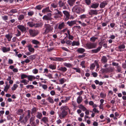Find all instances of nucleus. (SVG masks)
I'll return each mask as SVG.
<instances>
[{
    "instance_id": "6ab92c4d",
    "label": "nucleus",
    "mask_w": 126,
    "mask_h": 126,
    "mask_svg": "<svg viewBox=\"0 0 126 126\" xmlns=\"http://www.w3.org/2000/svg\"><path fill=\"white\" fill-rule=\"evenodd\" d=\"M76 0H68V3L71 6H73Z\"/></svg>"
},
{
    "instance_id": "5fc2aeb1",
    "label": "nucleus",
    "mask_w": 126,
    "mask_h": 126,
    "mask_svg": "<svg viewBox=\"0 0 126 126\" xmlns=\"http://www.w3.org/2000/svg\"><path fill=\"white\" fill-rule=\"evenodd\" d=\"M108 71V68H103L102 69V72L103 73L107 72Z\"/></svg>"
},
{
    "instance_id": "5701e85b",
    "label": "nucleus",
    "mask_w": 126,
    "mask_h": 126,
    "mask_svg": "<svg viewBox=\"0 0 126 126\" xmlns=\"http://www.w3.org/2000/svg\"><path fill=\"white\" fill-rule=\"evenodd\" d=\"M48 67L52 70H54L56 68V65L55 64H50L49 65Z\"/></svg>"
},
{
    "instance_id": "393cba45",
    "label": "nucleus",
    "mask_w": 126,
    "mask_h": 126,
    "mask_svg": "<svg viewBox=\"0 0 126 126\" xmlns=\"http://www.w3.org/2000/svg\"><path fill=\"white\" fill-rule=\"evenodd\" d=\"M65 26V25L64 22H63L61 24H60L58 26V29L61 30Z\"/></svg>"
},
{
    "instance_id": "6e6552de",
    "label": "nucleus",
    "mask_w": 126,
    "mask_h": 126,
    "mask_svg": "<svg viewBox=\"0 0 126 126\" xmlns=\"http://www.w3.org/2000/svg\"><path fill=\"white\" fill-rule=\"evenodd\" d=\"M63 13L64 14V16H66V17L64 19L65 21L69 19L70 17V14L67 11H63Z\"/></svg>"
},
{
    "instance_id": "79ce46f5",
    "label": "nucleus",
    "mask_w": 126,
    "mask_h": 126,
    "mask_svg": "<svg viewBox=\"0 0 126 126\" xmlns=\"http://www.w3.org/2000/svg\"><path fill=\"white\" fill-rule=\"evenodd\" d=\"M59 6L61 7H62L65 5V3L63 2H62V1H59Z\"/></svg>"
},
{
    "instance_id": "c85d7f7f",
    "label": "nucleus",
    "mask_w": 126,
    "mask_h": 126,
    "mask_svg": "<svg viewBox=\"0 0 126 126\" xmlns=\"http://www.w3.org/2000/svg\"><path fill=\"white\" fill-rule=\"evenodd\" d=\"M17 9H12L10 10L8 13L9 14H14L17 12Z\"/></svg>"
},
{
    "instance_id": "72a5a7b5",
    "label": "nucleus",
    "mask_w": 126,
    "mask_h": 126,
    "mask_svg": "<svg viewBox=\"0 0 126 126\" xmlns=\"http://www.w3.org/2000/svg\"><path fill=\"white\" fill-rule=\"evenodd\" d=\"M47 99L50 103L53 104L54 103L53 99L50 96H49Z\"/></svg>"
},
{
    "instance_id": "7c9ffc66",
    "label": "nucleus",
    "mask_w": 126,
    "mask_h": 126,
    "mask_svg": "<svg viewBox=\"0 0 126 126\" xmlns=\"http://www.w3.org/2000/svg\"><path fill=\"white\" fill-rule=\"evenodd\" d=\"M32 43L33 44L36 45H40V42L35 40H32Z\"/></svg>"
},
{
    "instance_id": "f03ea898",
    "label": "nucleus",
    "mask_w": 126,
    "mask_h": 126,
    "mask_svg": "<svg viewBox=\"0 0 126 126\" xmlns=\"http://www.w3.org/2000/svg\"><path fill=\"white\" fill-rule=\"evenodd\" d=\"M44 32H43V34H47L49 32H53V28L52 26L49 24H45L44 25Z\"/></svg>"
},
{
    "instance_id": "a211bd4d",
    "label": "nucleus",
    "mask_w": 126,
    "mask_h": 126,
    "mask_svg": "<svg viewBox=\"0 0 126 126\" xmlns=\"http://www.w3.org/2000/svg\"><path fill=\"white\" fill-rule=\"evenodd\" d=\"M78 53H82L85 51V49L82 48H79L77 50Z\"/></svg>"
},
{
    "instance_id": "e2e57ef3",
    "label": "nucleus",
    "mask_w": 126,
    "mask_h": 126,
    "mask_svg": "<svg viewBox=\"0 0 126 126\" xmlns=\"http://www.w3.org/2000/svg\"><path fill=\"white\" fill-rule=\"evenodd\" d=\"M86 3L88 5H89L91 3V1L90 0H85Z\"/></svg>"
},
{
    "instance_id": "2eb2a0df",
    "label": "nucleus",
    "mask_w": 126,
    "mask_h": 126,
    "mask_svg": "<svg viewBox=\"0 0 126 126\" xmlns=\"http://www.w3.org/2000/svg\"><path fill=\"white\" fill-rule=\"evenodd\" d=\"M76 21L75 20H74L69 21H68L67 23V24L70 26H72L73 25L76 24Z\"/></svg>"
},
{
    "instance_id": "c9c22d12",
    "label": "nucleus",
    "mask_w": 126,
    "mask_h": 126,
    "mask_svg": "<svg viewBox=\"0 0 126 126\" xmlns=\"http://www.w3.org/2000/svg\"><path fill=\"white\" fill-rule=\"evenodd\" d=\"M20 82L21 83H24V84L25 85H26L28 84V82H29L27 80H26L25 79H23L22 80H21L20 81Z\"/></svg>"
},
{
    "instance_id": "09e8293b",
    "label": "nucleus",
    "mask_w": 126,
    "mask_h": 126,
    "mask_svg": "<svg viewBox=\"0 0 126 126\" xmlns=\"http://www.w3.org/2000/svg\"><path fill=\"white\" fill-rule=\"evenodd\" d=\"M106 95L105 94H104L103 92H101L100 94V96L102 98H104L105 97Z\"/></svg>"
},
{
    "instance_id": "f704fd0d",
    "label": "nucleus",
    "mask_w": 126,
    "mask_h": 126,
    "mask_svg": "<svg viewBox=\"0 0 126 126\" xmlns=\"http://www.w3.org/2000/svg\"><path fill=\"white\" fill-rule=\"evenodd\" d=\"M18 86L16 84H14L13 87L11 88V89L12 91L15 90L18 87Z\"/></svg>"
},
{
    "instance_id": "3c124183",
    "label": "nucleus",
    "mask_w": 126,
    "mask_h": 126,
    "mask_svg": "<svg viewBox=\"0 0 126 126\" xmlns=\"http://www.w3.org/2000/svg\"><path fill=\"white\" fill-rule=\"evenodd\" d=\"M2 18L4 20H6L8 19V17L7 16H4L2 17Z\"/></svg>"
},
{
    "instance_id": "603ef678",
    "label": "nucleus",
    "mask_w": 126,
    "mask_h": 126,
    "mask_svg": "<svg viewBox=\"0 0 126 126\" xmlns=\"http://www.w3.org/2000/svg\"><path fill=\"white\" fill-rule=\"evenodd\" d=\"M59 81L60 82V84H63L65 82L64 79L63 78L60 79L59 80Z\"/></svg>"
},
{
    "instance_id": "338daca9",
    "label": "nucleus",
    "mask_w": 126,
    "mask_h": 126,
    "mask_svg": "<svg viewBox=\"0 0 126 126\" xmlns=\"http://www.w3.org/2000/svg\"><path fill=\"white\" fill-rule=\"evenodd\" d=\"M92 75H93V76L94 77H96L97 76V74L96 72H92Z\"/></svg>"
},
{
    "instance_id": "4be33fe9",
    "label": "nucleus",
    "mask_w": 126,
    "mask_h": 126,
    "mask_svg": "<svg viewBox=\"0 0 126 126\" xmlns=\"http://www.w3.org/2000/svg\"><path fill=\"white\" fill-rule=\"evenodd\" d=\"M58 70L59 71H60L63 72L64 73L66 72L67 70V68L65 67H60Z\"/></svg>"
},
{
    "instance_id": "f257e3e1",
    "label": "nucleus",
    "mask_w": 126,
    "mask_h": 126,
    "mask_svg": "<svg viewBox=\"0 0 126 126\" xmlns=\"http://www.w3.org/2000/svg\"><path fill=\"white\" fill-rule=\"evenodd\" d=\"M60 109L61 112L59 116L61 119L65 118L68 114V111L69 112L70 111L68 107L66 106H62Z\"/></svg>"
},
{
    "instance_id": "864d4df0",
    "label": "nucleus",
    "mask_w": 126,
    "mask_h": 126,
    "mask_svg": "<svg viewBox=\"0 0 126 126\" xmlns=\"http://www.w3.org/2000/svg\"><path fill=\"white\" fill-rule=\"evenodd\" d=\"M17 34H15L16 36L18 37L20 36L21 35V32L18 30H17Z\"/></svg>"
},
{
    "instance_id": "69168bd1",
    "label": "nucleus",
    "mask_w": 126,
    "mask_h": 126,
    "mask_svg": "<svg viewBox=\"0 0 126 126\" xmlns=\"http://www.w3.org/2000/svg\"><path fill=\"white\" fill-rule=\"evenodd\" d=\"M117 69L119 72H120L121 71V68L119 66H117Z\"/></svg>"
},
{
    "instance_id": "bb28decb",
    "label": "nucleus",
    "mask_w": 126,
    "mask_h": 126,
    "mask_svg": "<svg viewBox=\"0 0 126 126\" xmlns=\"http://www.w3.org/2000/svg\"><path fill=\"white\" fill-rule=\"evenodd\" d=\"M28 114L27 115L26 117H25V120L26 121H27L28 119L30 118V112L31 111L30 110H28Z\"/></svg>"
},
{
    "instance_id": "cd10ccee",
    "label": "nucleus",
    "mask_w": 126,
    "mask_h": 126,
    "mask_svg": "<svg viewBox=\"0 0 126 126\" xmlns=\"http://www.w3.org/2000/svg\"><path fill=\"white\" fill-rule=\"evenodd\" d=\"M94 82L96 85L98 84L99 86H101L102 85L103 83V82L102 81L99 82V81L97 80H96L94 81Z\"/></svg>"
},
{
    "instance_id": "f8f14e48",
    "label": "nucleus",
    "mask_w": 126,
    "mask_h": 126,
    "mask_svg": "<svg viewBox=\"0 0 126 126\" xmlns=\"http://www.w3.org/2000/svg\"><path fill=\"white\" fill-rule=\"evenodd\" d=\"M51 12V11L49 9V7L48 6L46 7L45 9H44L42 11V12L44 14H46L47 12Z\"/></svg>"
},
{
    "instance_id": "ea45409f",
    "label": "nucleus",
    "mask_w": 126,
    "mask_h": 126,
    "mask_svg": "<svg viewBox=\"0 0 126 126\" xmlns=\"http://www.w3.org/2000/svg\"><path fill=\"white\" fill-rule=\"evenodd\" d=\"M23 110L22 109H19L17 111V113L18 115H21L23 113Z\"/></svg>"
},
{
    "instance_id": "a878e982",
    "label": "nucleus",
    "mask_w": 126,
    "mask_h": 126,
    "mask_svg": "<svg viewBox=\"0 0 126 126\" xmlns=\"http://www.w3.org/2000/svg\"><path fill=\"white\" fill-rule=\"evenodd\" d=\"M80 45V43L79 41H74L72 42V46H79Z\"/></svg>"
},
{
    "instance_id": "0eeeda50",
    "label": "nucleus",
    "mask_w": 126,
    "mask_h": 126,
    "mask_svg": "<svg viewBox=\"0 0 126 126\" xmlns=\"http://www.w3.org/2000/svg\"><path fill=\"white\" fill-rule=\"evenodd\" d=\"M57 13L55 14L54 16V18L56 19L60 17L63 16V14L61 11L57 9Z\"/></svg>"
},
{
    "instance_id": "20e7f679",
    "label": "nucleus",
    "mask_w": 126,
    "mask_h": 126,
    "mask_svg": "<svg viewBox=\"0 0 126 126\" xmlns=\"http://www.w3.org/2000/svg\"><path fill=\"white\" fill-rule=\"evenodd\" d=\"M87 47L89 49L94 48L96 47L97 44L94 43H90L86 44Z\"/></svg>"
},
{
    "instance_id": "9d476101",
    "label": "nucleus",
    "mask_w": 126,
    "mask_h": 126,
    "mask_svg": "<svg viewBox=\"0 0 126 126\" xmlns=\"http://www.w3.org/2000/svg\"><path fill=\"white\" fill-rule=\"evenodd\" d=\"M98 11L96 10H91L89 13L90 15H96L98 14Z\"/></svg>"
},
{
    "instance_id": "a19ab883",
    "label": "nucleus",
    "mask_w": 126,
    "mask_h": 126,
    "mask_svg": "<svg viewBox=\"0 0 126 126\" xmlns=\"http://www.w3.org/2000/svg\"><path fill=\"white\" fill-rule=\"evenodd\" d=\"M56 61H63V59L61 57H55Z\"/></svg>"
},
{
    "instance_id": "9b49d317",
    "label": "nucleus",
    "mask_w": 126,
    "mask_h": 126,
    "mask_svg": "<svg viewBox=\"0 0 126 126\" xmlns=\"http://www.w3.org/2000/svg\"><path fill=\"white\" fill-rule=\"evenodd\" d=\"M108 3L107 1H102L100 4V7L101 8H104Z\"/></svg>"
},
{
    "instance_id": "473e14b6",
    "label": "nucleus",
    "mask_w": 126,
    "mask_h": 126,
    "mask_svg": "<svg viewBox=\"0 0 126 126\" xmlns=\"http://www.w3.org/2000/svg\"><path fill=\"white\" fill-rule=\"evenodd\" d=\"M79 107L82 109L83 111H85L87 109L82 104H80L79 106Z\"/></svg>"
},
{
    "instance_id": "b1692460",
    "label": "nucleus",
    "mask_w": 126,
    "mask_h": 126,
    "mask_svg": "<svg viewBox=\"0 0 126 126\" xmlns=\"http://www.w3.org/2000/svg\"><path fill=\"white\" fill-rule=\"evenodd\" d=\"M82 96H79L77 98V102L79 104H80L82 101Z\"/></svg>"
},
{
    "instance_id": "8fccbe9b",
    "label": "nucleus",
    "mask_w": 126,
    "mask_h": 126,
    "mask_svg": "<svg viewBox=\"0 0 126 126\" xmlns=\"http://www.w3.org/2000/svg\"><path fill=\"white\" fill-rule=\"evenodd\" d=\"M43 6L41 5H38L36 6V8L38 10H41L43 8Z\"/></svg>"
},
{
    "instance_id": "39448f33",
    "label": "nucleus",
    "mask_w": 126,
    "mask_h": 126,
    "mask_svg": "<svg viewBox=\"0 0 126 126\" xmlns=\"http://www.w3.org/2000/svg\"><path fill=\"white\" fill-rule=\"evenodd\" d=\"M103 42H100L99 43V45H100V46H99L96 49L92 50L91 51L92 52V53H96L99 51L100 50L101 48L102 47V45L103 44Z\"/></svg>"
},
{
    "instance_id": "58836bf2",
    "label": "nucleus",
    "mask_w": 126,
    "mask_h": 126,
    "mask_svg": "<svg viewBox=\"0 0 126 126\" xmlns=\"http://www.w3.org/2000/svg\"><path fill=\"white\" fill-rule=\"evenodd\" d=\"M40 86H42L44 90H46L47 88V86L46 84H41Z\"/></svg>"
},
{
    "instance_id": "49530a36",
    "label": "nucleus",
    "mask_w": 126,
    "mask_h": 126,
    "mask_svg": "<svg viewBox=\"0 0 126 126\" xmlns=\"http://www.w3.org/2000/svg\"><path fill=\"white\" fill-rule=\"evenodd\" d=\"M97 39V38L95 37L94 36H93L90 38V41L94 42H95L96 40Z\"/></svg>"
},
{
    "instance_id": "4468645a",
    "label": "nucleus",
    "mask_w": 126,
    "mask_h": 126,
    "mask_svg": "<svg viewBox=\"0 0 126 126\" xmlns=\"http://www.w3.org/2000/svg\"><path fill=\"white\" fill-rule=\"evenodd\" d=\"M37 30H32V37H34L37 35L39 33Z\"/></svg>"
},
{
    "instance_id": "0e129e2a",
    "label": "nucleus",
    "mask_w": 126,
    "mask_h": 126,
    "mask_svg": "<svg viewBox=\"0 0 126 126\" xmlns=\"http://www.w3.org/2000/svg\"><path fill=\"white\" fill-rule=\"evenodd\" d=\"M37 108L34 107L32 109V113L35 112L36 111Z\"/></svg>"
},
{
    "instance_id": "de8ad7c7",
    "label": "nucleus",
    "mask_w": 126,
    "mask_h": 126,
    "mask_svg": "<svg viewBox=\"0 0 126 126\" xmlns=\"http://www.w3.org/2000/svg\"><path fill=\"white\" fill-rule=\"evenodd\" d=\"M28 77V76L24 74H22L21 75V79H24V78H27Z\"/></svg>"
},
{
    "instance_id": "dca6fc26",
    "label": "nucleus",
    "mask_w": 126,
    "mask_h": 126,
    "mask_svg": "<svg viewBox=\"0 0 126 126\" xmlns=\"http://www.w3.org/2000/svg\"><path fill=\"white\" fill-rule=\"evenodd\" d=\"M2 49L3 52H6L10 50V47L6 48L5 47H2Z\"/></svg>"
},
{
    "instance_id": "6e6d98bb",
    "label": "nucleus",
    "mask_w": 126,
    "mask_h": 126,
    "mask_svg": "<svg viewBox=\"0 0 126 126\" xmlns=\"http://www.w3.org/2000/svg\"><path fill=\"white\" fill-rule=\"evenodd\" d=\"M85 61H82L81 63V65L83 68H85Z\"/></svg>"
},
{
    "instance_id": "423d86ee",
    "label": "nucleus",
    "mask_w": 126,
    "mask_h": 126,
    "mask_svg": "<svg viewBox=\"0 0 126 126\" xmlns=\"http://www.w3.org/2000/svg\"><path fill=\"white\" fill-rule=\"evenodd\" d=\"M17 28L19 29L22 32H27L26 27L23 25H18L17 26Z\"/></svg>"
},
{
    "instance_id": "a18cd8bd",
    "label": "nucleus",
    "mask_w": 126,
    "mask_h": 126,
    "mask_svg": "<svg viewBox=\"0 0 126 126\" xmlns=\"http://www.w3.org/2000/svg\"><path fill=\"white\" fill-rule=\"evenodd\" d=\"M42 115L41 113L38 112V114L37 116V117L38 118L40 119L41 117H42Z\"/></svg>"
},
{
    "instance_id": "774afa93",
    "label": "nucleus",
    "mask_w": 126,
    "mask_h": 126,
    "mask_svg": "<svg viewBox=\"0 0 126 126\" xmlns=\"http://www.w3.org/2000/svg\"><path fill=\"white\" fill-rule=\"evenodd\" d=\"M122 67L125 69H126V63H124L122 64Z\"/></svg>"
},
{
    "instance_id": "2f4dec72",
    "label": "nucleus",
    "mask_w": 126,
    "mask_h": 126,
    "mask_svg": "<svg viewBox=\"0 0 126 126\" xmlns=\"http://www.w3.org/2000/svg\"><path fill=\"white\" fill-rule=\"evenodd\" d=\"M41 121L46 124V122L48 121V118L47 117H44L41 119Z\"/></svg>"
},
{
    "instance_id": "052dcab7",
    "label": "nucleus",
    "mask_w": 126,
    "mask_h": 126,
    "mask_svg": "<svg viewBox=\"0 0 126 126\" xmlns=\"http://www.w3.org/2000/svg\"><path fill=\"white\" fill-rule=\"evenodd\" d=\"M68 35V39L71 40H73L74 39V37L72 35L70 34Z\"/></svg>"
},
{
    "instance_id": "4c0bfd02",
    "label": "nucleus",
    "mask_w": 126,
    "mask_h": 126,
    "mask_svg": "<svg viewBox=\"0 0 126 126\" xmlns=\"http://www.w3.org/2000/svg\"><path fill=\"white\" fill-rule=\"evenodd\" d=\"M125 47V46L124 44H122L120 45V46H118V48L119 49H124Z\"/></svg>"
},
{
    "instance_id": "1a4fd4ad",
    "label": "nucleus",
    "mask_w": 126,
    "mask_h": 126,
    "mask_svg": "<svg viewBox=\"0 0 126 126\" xmlns=\"http://www.w3.org/2000/svg\"><path fill=\"white\" fill-rule=\"evenodd\" d=\"M43 25V23L40 22L38 23H36L35 24H34L32 22V27L34 26L35 27H41Z\"/></svg>"
},
{
    "instance_id": "412c9836",
    "label": "nucleus",
    "mask_w": 126,
    "mask_h": 126,
    "mask_svg": "<svg viewBox=\"0 0 126 126\" xmlns=\"http://www.w3.org/2000/svg\"><path fill=\"white\" fill-rule=\"evenodd\" d=\"M5 36L8 41H11V38L12 37V36L9 34L6 35Z\"/></svg>"
},
{
    "instance_id": "f3484780",
    "label": "nucleus",
    "mask_w": 126,
    "mask_h": 126,
    "mask_svg": "<svg viewBox=\"0 0 126 126\" xmlns=\"http://www.w3.org/2000/svg\"><path fill=\"white\" fill-rule=\"evenodd\" d=\"M101 62L103 63H105L107 62V59L106 57L105 56H103L101 60Z\"/></svg>"
},
{
    "instance_id": "e433bc0d",
    "label": "nucleus",
    "mask_w": 126,
    "mask_h": 126,
    "mask_svg": "<svg viewBox=\"0 0 126 126\" xmlns=\"http://www.w3.org/2000/svg\"><path fill=\"white\" fill-rule=\"evenodd\" d=\"M72 69L76 71V72H78L79 73H81V70L79 68H77L73 67Z\"/></svg>"
},
{
    "instance_id": "ddd939ff",
    "label": "nucleus",
    "mask_w": 126,
    "mask_h": 126,
    "mask_svg": "<svg viewBox=\"0 0 126 126\" xmlns=\"http://www.w3.org/2000/svg\"><path fill=\"white\" fill-rule=\"evenodd\" d=\"M52 18L49 17L46 15L44 16L43 17V20L46 21H51Z\"/></svg>"
},
{
    "instance_id": "aec40b11",
    "label": "nucleus",
    "mask_w": 126,
    "mask_h": 126,
    "mask_svg": "<svg viewBox=\"0 0 126 126\" xmlns=\"http://www.w3.org/2000/svg\"><path fill=\"white\" fill-rule=\"evenodd\" d=\"M99 4L96 3L92 4L91 6V7L93 8L96 9L99 6Z\"/></svg>"
},
{
    "instance_id": "7ed1b4c3",
    "label": "nucleus",
    "mask_w": 126,
    "mask_h": 126,
    "mask_svg": "<svg viewBox=\"0 0 126 126\" xmlns=\"http://www.w3.org/2000/svg\"><path fill=\"white\" fill-rule=\"evenodd\" d=\"M73 11L77 13H79L82 12V9L79 5H76L74 6L72 9Z\"/></svg>"
},
{
    "instance_id": "bf43d9fd",
    "label": "nucleus",
    "mask_w": 126,
    "mask_h": 126,
    "mask_svg": "<svg viewBox=\"0 0 126 126\" xmlns=\"http://www.w3.org/2000/svg\"><path fill=\"white\" fill-rule=\"evenodd\" d=\"M66 43L67 45H71L72 44V42L71 41L69 40L67 41L66 42Z\"/></svg>"
},
{
    "instance_id": "c756f323",
    "label": "nucleus",
    "mask_w": 126,
    "mask_h": 126,
    "mask_svg": "<svg viewBox=\"0 0 126 126\" xmlns=\"http://www.w3.org/2000/svg\"><path fill=\"white\" fill-rule=\"evenodd\" d=\"M10 87V85H8L7 84H6L5 86L4 87V91L6 92H7Z\"/></svg>"
},
{
    "instance_id": "680f3d73",
    "label": "nucleus",
    "mask_w": 126,
    "mask_h": 126,
    "mask_svg": "<svg viewBox=\"0 0 126 126\" xmlns=\"http://www.w3.org/2000/svg\"><path fill=\"white\" fill-rule=\"evenodd\" d=\"M80 17L81 19L85 18H87L86 16L85 15H81L80 16Z\"/></svg>"
},
{
    "instance_id": "37998d69",
    "label": "nucleus",
    "mask_w": 126,
    "mask_h": 126,
    "mask_svg": "<svg viewBox=\"0 0 126 126\" xmlns=\"http://www.w3.org/2000/svg\"><path fill=\"white\" fill-rule=\"evenodd\" d=\"M64 66L70 68L72 66V64L66 63H64Z\"/></svg>"
},
{
    "instance_id": "4d7b16f0",
    "label": "nucleus",
    "mask_w": 126,
    "mask_h": 126,
    "mask_svg": "<svg viewBox=\"0 0 126 126\" xmlns=\"http://www.w3.org/2000/svg\"><path fill=\"white\" fill-rule=\"evenodd\" d=\"M93 110L95 113H98L99 112V111L97 110L96 108H94Z\"/></svg>"
},
{
    "instance_id": "c03bdc74",
    "label": "nucleus",
    "mask_w": 126,
    "mask_h": 126,
    "mask_svg": "<svg viewBox=\"0 0 126 126\" xmlns=\"http://www.w3.org/2000/svg\"><path fill=\"white\" fill-rule=\"evenodd\" d=\"M24 18V16L23 15H20L19 16L18 19L19 20H21L23 19Z\"/></svg>"
},
{
    "instance_id": "13d9d810",
    "label": "nucleus",
    "mask_w": 126,
    "mask_h": 126,
    "mask_svg": "<svg viewBox=\"0 0 126 126\" xmlns=\"http://www.w3.org/2000/svg\"><path fill=\"white\" fill-rule=\"evenodd\" d=\"M95 66L94 63H92L90 67V69H93L95 67Z\"/></svg>"
}]
</instances>
